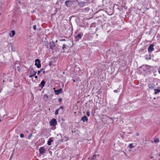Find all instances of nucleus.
Returning <instances> with one entry per match:
<instances>
[{
	"mask_svg": "<svg viewBox=\"0 0 160 160\" xmlns=\"http://www.w3.org/2000/svg\"><path fill=\"white\" fill-rule=\"evenodd\" d=\"M35 65L38 68H39L41 67V64L40 63V61L38 59H37L35 60Z\"/></svg>",
	"mask_w": 160,
	"mask_h": 160,
	"instance_id": "nucleus-1",
	"label": "nucleus"
},
{
	"mask_svg": "<svg viewBox=\"0 0 160 160\" xmlns=\"http://www.w3.org/2000/svg\"><path fill=\"white\" fill-rule=\"evenodd\" d=\"M36 73L37 72L34 71L33 69L32 68L31 69L30 74L29 77L31 78L34 76L36 74Z\"/></svg>",
	"mask_w": 160,
	"mask_h": 160,
	"instance_id": "nucleus-2",
	"label": "nucleus"
},
{
	"mask_svg": "<svg viewBox=\"0 0 160 160\" xmlns=\"http://www.w3.org/2000/svg\"><path fill=\"white\" fill-rule=\"evenodd\" d=\"M78 3V5L80 8H82L85 5V4L87 2H78L77 1V2Z\"/></svg>",
	"mask_w": 160,
	"mask_h": 160,
	"instance_id": "nucleus-3",
	"label": "nucleus"
},
{
	"mask_svg": "<svg viewBox=\"0 0 160 160\" xmlns=\"http://www.w3.org/2000/svg\"><path fill=\"white\" fill-rule=\"evenodd\" d=\"M50 123L51 125L54 126L56 125L57 123L56 120V119L53 118L51 120Z\"/></svg>",
	"mask_w": 160,
	"mask_h": 160,
	"instance_id": "nucleus-4",
	"label": "nucleus"
},
{
	"mask_svg": "<svg viewBox=\"0 0 160 160\" xmlns=\"http://www.w3.org/2000/svg\"><path fill=\"white\" fill-rule=\"evenodd\" d=\"M55 94L57 95H58L60 93H61L62 92V88H60L58 90H54Z\"/></svg>",
	"mask_w": 160,
	"mask_h": 160,
	"instance_id": "nucleus-5",
	"label": "nucleus"
},
{
	"mask_svg": "<svg viewBox=\"0 0 160 160\" xmlns=\"http://www.w3.org/2000/svg\"><path fill=\"white\" fill-rule=\"evenodd\" d=\"M153 44H151L149 47L148 48V52H152L153 50H154V48H153Z\"/></svg>",
	"mask_w": 160,
	"mask_h": 160,
	"instance_id": "nucleus-6",
	"label": "nucleus"
},
{
	"mask_svg": "<svg viewBox=\"0 0 160 160\" xmlns=\"http://www.w3.org/2000/svg\"><path fill=\"white\" fill-rule=\"evenodd\" d=\"M82 34H81V33H79L76 36V39L77 41H78V40L81 39L82 38Z\"/></svg>",
	"mask_w": 160,
	"mask_h": 160,
	"instance_id": "nucleus-7",
	"label": "nucleus"
},
{
	"mask_svg": "<svg viewBox=\"0 0 160 160\" xmlns=\"http://www.w3.org/2000/svg\"><path fill=\"white\" fill-rule=\"evenodd\" d=\"M45 84V81L44 80H42L41 81L40 84H39V87H40L41 89L44 86Z\"/></svg>",
	"mask_w": 160,
	"mask_h": 160,
	"instance_id": "nucleus-8",
	"label": "nucleus"
},
{
	"mask_svg": "<svg viewBox=\"0 0 160 160\" xmlns=\"http://www.w3.org/2000/svg\"><path fill=\"white\" fill-rule=\"evenodd\" d=\"M50 46L51 49H53V48L55 46L53 41H52L50 42Z\"/></svg>",
	"mask_w": 160,
	"mask_h": 160,
	"instance_id": "nucleus-9",
	"label": "nucleus"
},
{
	"mask_svg": "<svg viewBox=\"0 0 160 160\" xmlns=\"http://www.w3.org/2000/svg\"><path fill=\"white\" fill-rule=\"evenodd\" d=\"M39 151L40 154H43L45 152V148L44 147H41L39 149Z\"/></svg>",
	"mask_w": 160,
	"mask_h": 160,
	"instance_id": "nucleus-10",
	"label": "nucleus"
},
{
	"mask_svg": "<svg viewBox=\"0 0 160 160\" xmlns=\"http://www.w3.org/2000/svg\"><path fill=\"white\" fill-rule=\"evenodd\" d=\"M71 1L69 0H67L65 1V5L67 7H70L71 6Z\"/></svg>",
	"mask_w": 160,
	"mask_h": 160,
	"instance_id": "nucleus-11",
	"label": "nucleus"
},
{
	"mask_svg": "<svg viewBox=\"0 0 160 160\" xmlns=\"http://www.w3.org/2000/svg\"><path fill=\"white\" fill-rule=\"evenodd\" d=\"M81 120H82L83 122H85V121H88V118L86 116H84L82 118Z\"/></svg>",
	"mask_w": 160,
	"mask_h": 160,
	"instance_id": "nucleus-12",
	"label": "nucleus"
},
{
	"mask_svg": "<svg viewBox=\"0 0 160 160\" xmlns=\"http://www.w3.org/2000/svg\"><path fill=\"white\" fill-rule=\"evenodd\" d=\"M15 34V32L14 30H12L11 31V32L9 34L10 36L11 37H13Z\"/></svg>",
	"mask_w": 160,
	"mask_h": 160,
	"instance_id": "nucleus-13",
	"label": "nucleus"
},
{
	"mask_svg": "<svg viewBox=\"0 0 160 160\" xmlns=\"http://www.w3.org/2000/svg\"><path fill=\"white\" fill-rule=\"evenodd\" d=\"M53 140L52 138H50L49 139V140L48 142V144L49 145H51V143L52 142Z\"/></svg>",
	"mask_w": 160,
	"mask_h": 160,
	"instance_id": "nucleus-14",
	"label": "nucleus"
},
{
	"mask_svg": "<svg viewBox=\"0 0 160 160\" xmlns=\"http://www.w3.org/2000/svg\"><path fill=\"white\" fill-rule=\"evenodd\" d=\"M121 154H119V153L118 154L119 156H120V155H121L122 156L124 154L126 156H127V154L124 152L122 151H121Z\"/></svg>",
	"mask_w": 160,
	"mask_h": 160,
	"instance_id": "nucleus-15",
	"label": "nucleus"
},
{
	"mask_svg": "<svg viewBox=\"0 0 160 160\" xmlns=\"http://www.w3.org/2000/svg\"><path fill=\"white\" fill-rule=\"evenodd\" d=\"M155 85H153L152 84H149L148 85V87L150 89H152L154 88Z\"/></svg>",
	"mask_w": 160,
	"mask_h": 160,
	"instance_id": "nucleus-16",
	"label": "nucleus"
},
{
	"mask_svg": "<svg viewBox=\"0 0 160 160\" xmlns=\"http://www.w3.org/2000/svg\"><path fill=\"white\" fill-rule=\"evenodd\" d=\"M155 94H156L157 93L159 92H160V89H155Z\"/></svg>",
	"mask_w": 160,
	"mask_h": 160,
	"instance_id": "nucleus-17",
	"label": "nucleus"
},
{
	"mask_svg": "<svg viewBox=\"0 0 160 160\" xmlns=\"http://www.w3.org/2000/svg\"><path fill=\"white\" fill-rule=\"evenodd\" d=\"M159 140L158 138H155L154 140V142L156 143H158L159 142Z\"/></svg>",
	"mask_w": 160,
	"mask_h": 160,
	"instance_id": "nucleus-18",
	"label": "nucleus"
},
{
	"mask_svg": "<svg viewBox=\"0 0 160 160\" xmlns=\"http://www.w3.org/2000/svg\"><path fill=\"white\" fill-rule=\"evenodd\" d=\"M97 157V155H94L93 156L92 158L91 159V160H94Z\"/></svg>",
	"mask_w": 160,
	"mask_h": 160,
	"instance_id": "nucleus-19",
	"label": "nucleus"
},
{
	"mask_svg": "<svg viewBox=\"0 0 160 160\" xmlns=\"http://www.w3.org/2000/svg\"><path fill=\"white\" fill-rule=\"evenodd\" d=\"M46 98V100H47L48 99V96L47 94H45L44 95V98L45 99V98Z\"/></svg>",
	"mask_w": 160,
	"mask_h": 160,
	"instance_id": "nucleus-20",
	"label": "nucleus"
},
{
	"mask_svg": "<svg viewBox=\"0 0 160 160\" xmlns=\"http://www.w3.org/2000/svg\"><path fill=\"white\" fill-rule=\"evenodd\" d=\"M59 109H60V108H58L56 110L55 112V115H57L58 114V112Z\"/></svg>",
	"mask_w": 160,
	"mask_h": 160,
	"instance_id": "nucleus-21",
	"label": "nucleus"
},
{
	"mask_svg": "<svg viewBox=\"0 0 160 160\" xmlns=\"http://www.w3.org/2000/svg\"><path fill=\"white\" fill-rule=\"evenodd\" d=\"M32 136V133H31L28 136V138L29 139H30L31 137Z\"/></svg>",
	"mask_w": 160,
	"mask_h": 160,
	"instance_id": "nucleus-22",
	"label": "nucleus"
},
{
	"mask_svg": "<svg viewBox=\"0 0 160 160\" xmlns=\"http://www.w3.org/2000/svg\"><path fill=\"white\" fill-rule=\"evenodd\" d=\"M62 48L63 50H64L65 48H66V45L63 44L62 47Z\"/></svg>",
	"mask_w": 160,
	"mask_h": 160,
	"instance_id": "nucleus-23",
	"label": "nucleus"
},
{
	"mask_svg": "<svg viewBox=\"0 0 160 160\" xmlns=\"http://www.w3.org/2000/svg\"><path fill=\"white\" fill-rule=\"evenodd\" d=\"M21 68V67H20V66H18V67L17 69H18V71H19V72H20V71Z\"/></svg>",
	"mask_w": 160,
	"mask_h": 160,
	"instance_id": "nucleus-24",
	"label": "nucleus"
},
{
	"mask_svg": "<svg viewBox=\"0 0 160 160\" xmlns=\"http://www.w3.org/2000/svg\"><path fill=\"white\" fill-rule=\"evenodd\" d=\"M129 148H133V147L132 146V144H130L129 145Z\"/></svg>",
	"mask_w": 160,
	"mask_h": 160,
	"instance_id": "nucleus-25",
	"label": "nucleus"
},
{
	"mask_svg": "<svg viewBox=\"0 0 160 160\" xmlns=\"http://www.w3.org/2000/svg\"><path fill=\"white\" fill-rule=\"evenodd\" d=\"M87 115L88 116H89L90 115V113L89 112H87L86 113Z\"/></svg>",
	"mask_w": 160,
	"mask_h": 160,
	"instance_id": "nucleus-26",
	"label": "nucleus"
},
{
	"mask_svg": "<svg viewBox=\"0 0 160 160\" xmlns=\"http://www.w3.org/2000/svg\"><path fill=\"white\" fill-rule=\"evenodd\" d=\"M24 135L22 133L20 134V137L21 138H23L24 137Z\"/></svg>",
	"mask_w": 160,
	"mask_h": 160,
	"instance_id": "nucleus-27",
	"label": "nucleus"
},
{
	"mask_svg": "<svg viewBox=\"0 0 160 160\" xmlns=\"http://www.w3.org/2000/svg\"><path fill=\"white\" fill-rule=\"evenodd\" d=\"M33 29L34 30H36V25H35L33 26Z\"/></svg>",
	"mask_w": 160,
	"mask_h": 160,
	"instance_id": "nucleus-28",
	"label": "nucleus"
},
{
	"mask_svg": "<svg viewBox=\"0 0 160 160\" xmlns=\"http://www.w3.org/2000/svg\"><path fill=\"white\" fill-rule=\"evenodd\" d=\"M41 72V71L40 70V71H38V75H39L40 72Z\"/></svg>",
	"mask_w": 160,
	"mask_h": 160,
	"instance_id": "nucleus-29",
	"label": "nucleus"
},
{
	"mask_svg": "<svg viewBox=\"0 0 160 160\" xmlns=\"http://www.w3.org/2000/svg\"><path fill=\"white\" fill-rule=\"evenodd\" d=\"M58 100H59V101L60 102L62 101V98H59V99H58Z\"/></svg>",
	"mask_w": 160,
	"mask_h": 160,
	"instance_id": "nucleus-30",
	"label": "nucleus"
},
{
	"mask_svg": "<svg viewBox=\"0 0 160 160\" xmlns=\"http://www.w3.org/2000/svg\"><path fill=\"white\" fill-rule=\"evenodd\" d=\"M136 135L137 136H138L139 135V133L138 132H137L136 133Z\"/></svg>",
	"mask_w": 160,
	"mask_h": 160,
	"instance_id": "nucleus-31",
	"label": "nucleus"
},
{
	"mask_svg": "<svg viewBox=\"0 0 160 160\" xmlns=\"http://www.w3.org/2000/svg\"><path fill=\"white\" fill-rule=\"evenodd\" d=\"M114 92H118V90H115L114 91Z\"/></svg>",
	"mask_w": 160,
	"mask_h": 160,
	"instance_id": "nucleus-32",
	"label": "nucleus"
},
{
	"mask_svg": "<svg viewBox=\"0 0 160 160\" xmlns=\"http://www.w3.org/2000/svg\"><path fill=\"white\" fill-rule=\"evenodd\" d=\"M12 155H13V154H12L10 158L9 159V160H11V159H12Z\"/></svg>",
	"mask_w": 160,
	"mask_h": 160,
	"instance_id": "nucleus-33",
	"label": "nucleus"
},
{
	"mask_svg": "<svg viewBox=\"0 0 160 160\" xmlns=\"http://www.w3.org/2000/svg\"><path fill=\"white\" fill-rule=\"evenodd\" d=\"M59 108L62 109H63V107L62 106L61 107Z\"/></svg>",
	"mask_w": 160,
	"mask_h": 160,
	"instance_id": "nucleus-34",
	"label": "nucleus"
},
{
	"mask_svg": "<svg viewBox=\"0 0 160 160\" xmlns=\"http://www.w3.org/2000/svg\"><path fill=\"white\" fill-rule=\"evenodd\" d=\"M60 40L61 41H65V39H62V40Z\"/></svg>",
	"mask_w": 160,
	"mask_h": 160,
	"instance_id": "nucleus-35",
	"label": "nucleus"
},
{
	"mask_svg": "<svg viewBox=\"0 0 160 160\" xmlns=\"http://www.w3.org/2000/svg\"><path fill=\"white\" fill-rule=\"evenodd\" d=\"M44 69L43 68H41L40 70V71H43V70H44Z\"/></svg>",
	"mask_w": 160,
	"mask_h": 160,
	"instance_id": "nucleus-36",
	"label": "nucleus"
},
{
	"mask_svg": "<svg viewBox=\"0 0 160 160\" xmlns=\"http://www.w3.org/2000/svg\"><path fill=\"white\" fill-rule=\"evenodd\" d=\"M51 65H52L51 62H50L49 64V66H51Z\"/></svg>",
	"mask_w": 160,
	"mask_h": 160,
	"instance_id": "nucleus-37",
	"label": "nucleus"
},
{
	"mask_svg": "<svg viewBox=\"0 0 160 160\" xmlns=\"http://www.w3.org/2000/svg\"><path fill=\"white\" fill-rule=\"evenodd\" d=\"M35 78L36 79V78H38V76H35Z\"/></svg>",
	"mask_w": 160,
	"mask_h": 160,
	"instance_id": "nucleus-38",
	"label": "nucleus"
},
{
	"mask_svg": "<svg viewBox=\"0 0 160 160\" xmlns=\"http://www.w3.org/2000/svg\"><path fill=\"white\" fill-rule=\"evenodd\" d=\"M18 3H19L20 4H21V1H18Z\"/></svg>",
	"mask_w": 160,
	"mask_h": 160,
	"instance_id": "nucleus-39",
	"label": "nucleus"
},
{
	"mask_svg": "<svg viewBox=\"0 0 160 160\" xmlns=\"http://www.w3.org/2000/svg\"><path fill=\"white\" fill-rule=\"evenodd\" d=\"M43 73H45V72L44 71H43Z\"/></svg>",
	"mask_w": 160,
	"mask_h": 160,
	"instance_id": "nucleus-40",
	"label": "nucleus"
},
{
	"mask_svg": "<svg viewBox=\"0 0 160 160\" xmlns=\"http://www.w3.org/2000/svg\"><path fill=\"white\" fill-rule=\"evenodd\" d=\"M26 132H28V131H26Z\"/></svg>",
	"mask_w": 160,
	"mask_h": 160,
	"instance_id": "nucleus-41",
	"label": "nucleus"
},
{
	"mask_svg": "<svg viewBox=\"0 0 160 160\" xmlns=\"http://www.w3.org/2000/svg\"><path fill=\"white\" fill-rule=\"evenodd\" d=\"M85 0L86 1V2H87V1H88V0Z\"/></svg>",
	"mask_w": 160,
	"mask_h": 160,
	"instance_id": "nucleus-42",
	"label": "nucleus"
},
{
	"mask_svg": "<svg viewBox=\"0 0 160 160\" xmlns=\"http://www.w3.org/2000/svg\"><path fill=\"white\" fill-rule=\"evenodd\" d=\"M159 73L160 74V71H159Z\"/></svg>",
	"mask_w": 160,
	"mask_h": 160,
	"instance_id": "nucleus-43",
	"label": "nucleus"
},
{
	"mask_svg": "<svg viewBox=\"0 0 160 160\" xmlns=\"http://www.w3.org/2000/svg\"><path fill=\"white\" fill-rule=\"evenodd\" d=\"M78 0H77V1H78Z\"/></svg>",
	"mask_w": 160,
	"mask_h": 160,
	"instance_id": "nucleus-44",
	"label": "nucleus"
},
{
	"mask_svg": "<svg viewBox=\"0 0 160 160\" xmlns=\"http://www.w3.org/2000/svg\"><path fill=\"white\" fill-rule=\"evenodd\" d=\"M1 121V119H0V122Z\"/></svg>",
	"mask_w": 160,
	"mask_h": 160,
	"instance_id": "nucleus-45",
	"label": "nucleus"
}]
</instances>
